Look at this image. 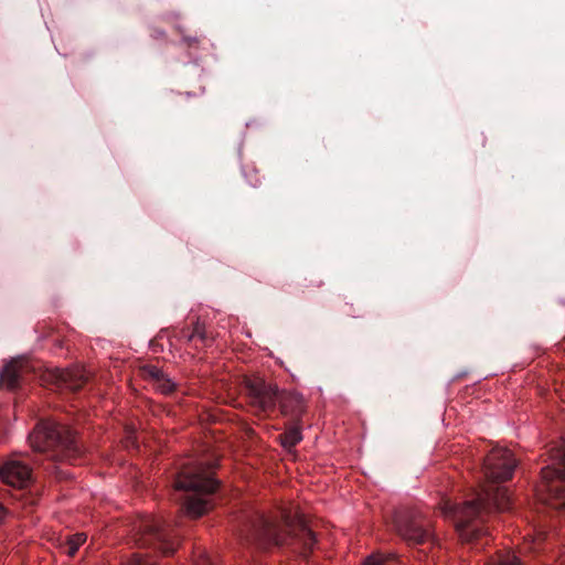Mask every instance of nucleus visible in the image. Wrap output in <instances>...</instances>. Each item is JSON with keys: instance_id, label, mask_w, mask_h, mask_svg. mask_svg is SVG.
Segmentation results:
<instances>
[{"instance_id": "1", "label": "nucleus", "mask_w": 565, "mask_h": 565, "mask_svg": "<svg viewBox=\"0 0 565 565\" xmlns=\"http://www.w3.org/2000/svg\"><path fill=\"white\" fill-rule=\"evenodd\" d=\"M516 460L513 454L502 447H494L483 462L486 483L477 492L476 498L461 505L445 501L440 510L446 516L455 519L456 530L463 542H472L484 534L479 523L492 510L504 511L510 507L508 490L497 483L512 478Z\"/></svg>"}, {"instance_id": "2", "label": "nucleus", "mask_w": 565, "mask_h": 565, "mask_svg": "<svg viewBox=\"0 0 565 565\" xmlns=\"http://www.w3.org/2000/svg\"><path fill=\"white\" fill-rule=\"evenodd\" d=\"M244 540L254 543L259 548H268L273 545L292 544L302 548L307 555L316 544V537L305 521L281 511L280 521L256 515L247 525Z\"/></svg>"}, {"instance_id": "3", "label": "nucleus", "mask_w": 565, "mask_h": 565, "mask_svg": "<svg viewBox=\"0 0 565 565\" xmlns=\"http://www.w3.org/2000/svg\"><path fill=\"white\" fill-rule=\"evenodd\" d=\"M213 469L212 463L196 460L184 463L177 476L174 488L191 492L183 504L185 513L191 518H200L213 507L211 494L218 487Z\"/></svg>"}, {"instance_id": "4", "label": "nucleus", "mask_w": 565, "mask_h": 565, "mask_svg": "<svg viewBox=\"0 0 565 565\" xmlns=\"http://www.w3.org/2000/svg\"><path fill=\"white\" fill-rule=\"evenodd\" d=\"M245 387L250 405L258 412H270L277 403L285 415L299 416L305 412V399L299 393L279 392L275 384L260 377L247 379Z\"/></svg>"}, {"instance_id": "5", "label": "nucleus", "mask_w": 565, "mask_h": 565, "mask_svg": "<svg viewBox=\"0 0 565 565\" xmlns=\"http://www.w3.org/2000/svg\"><path fill=\"white\" fill-rule=\"evenodd\" d=\"M550 459L551 465L541 470L536 495L554 509H565V440L550 450Z\"/></svg>"}, {"instance_id": "6", "label": "nucleus", "mask_w": 565, "mask_h": 565, "mask_svg": "<svg viewBox=\"0 0 565 565\" xmlns=\"http://www.w3.org/2000/svg\"><path fill=\"white\" fill-rule=\"evenodd\" d=\"M29 440L34 450L56 449L66 460L75 459L79 455L74 433L67 426L51 419L38 424Z\"/></svg>"}, {"instance_id": "7", "label": "nucleus", "mask_w": 565, "mask_h": 565, "mask_svg": "<svg viewBox=\"0 0 565 565\" xmlns=\"http://www.w3.org/2000/svg\"><path fill=\"white\" fill-rule=\"evenodd\" d=\"M396 533L408 544H424L431 537V522L419 509H404L394 515Z\"/></svg>"}, {"instance_id": "8", "label": "nucleus", "mask_w": 565, "mask_h": 565, "mask_svg": "<svg viewBox=\"0 0 565 565\" xmlns=\"http://www.w3.org/2000/svg\"><path fill=\"white\" fill-rule=\"evenodd\" d=\"M137 543L140 546L153 545L164 555L172 554L175 550L173 543L170 542V534L164 523L153 518H147L141 521Z\"/></svg>"}, {"instance_id": "9", "label": "nucleus", "mask_w": 565, "mask_h": 565, "mask_svg": "<svg viewBox=\"0 0 565 565\" xmlns=\"http://www.w3.org/2000/svg\"><path fill=\"white\" fill-rule=\"evenodd\" d=\"M0 478L11 487L23 488L31 479V469L20 460L10 459L0 468Z\"/></svg>"}, {"instance_id": "10", "label": "nucleus", "mask_w": 565, "mask_h": 565, "mask_svg": "<svg viewBox=\"0 0 565 565\" xmlns=\"http://www.w3.org/2000/svg\"><path fill=\"white\" fill-rule=\"evenodd\" d=\"M50 376L57 385L72 391L79 390L87 381L86 371L79 367L56 370Z\"/></svg>"}, {"instance_id": "11", "label": "nucleus", "mask_w": 565, "mask_h": 565, "mask_svg": "<svg viewBox=\"0 0 565 565\" xmlns=\"http://www.w3.org/2000/svg\"><path fill=\"white\" fill-rule=\"evenodd\" d=\"M145 379L151 381L153 387L162 394H170L175 388V383L154 365L142 369Z\"/></svg>"}, {"instance_id": "12", "label": "nucleus", "mask_w": 565, "mask_h": 565, "mask_svg": "<svg viewBox=\"0 0 565 565\" xmlns=\"http://www.w3.org/2000/svg\"><path fill=\"white\" fill-rule=\"evenodd\" d=\"M20 377H21V363L18 361H12L3 367V370L0 374V382L2 385L12 390L19 385Z\"/></svg>"}, {"instance_id": "13", "label": "nucleus", "mask_w": 565, "mask_h": 565, "mask_svg": "<svg viewBox=\"0 0 565 565\" xmlns=\"http://www.w3.org/2000/svg\"><path fill=\"white\" fill-rule=\"evenodd\" d=\"M180 338L188 342L200 341L202 344H205L207 340L205 328L199 321H196L192 331L183 329L180 333Z\"/></svg>"}, {"instance_id": "14", "label": "nucleus", "mask_w": 565, "mask_h": 565, "mask_svg": "<svg viewBox=\"0 0 565 565\" xmlns=\"http://www.w3.org/2000/svg\"><path fill=\"white\" fill-rule=\"evenodd\" d=\"M302 439V435L299 427H291L280 435V443L284 448L290 450Z\"/></svg>"}, {"instance_id": "15", "label": "nucleus", "mask_w": 565, "mask_h": 565, "mask_svg": "<svg viewBox=\"0 0 565 565\" xmlns=\"http://www.w3.org/2000/svg\"><path fill=\"white\" fill-rule=\"evenodd\" d=\"M397 556L394 553H374L370 555L362 565H396Z\"/></svg>"}, {"instance_id": "16", "label": "nucleus", "mask_w": 565, "mask_h": 565, "mask_svg": "<svg viewBox=\"0 0 565 565\" xmlns=\"http://www.w3.org/2000/svg\"><path fill=\"white\" fill-rule=\"evenodd\" d=\"M87 536L85 533H77L70 536L66 541L65 553L68 556H74L79 546L86 541Z\"/></svg>"}, {"instance_id": "17", "label": "nucleus", "mask_w": 565, "mask_h": 565, "mask_svg": "<svg viewBox=\"0 0 565 565\" xmlns=\"http://www.w3.org/2000/svg\"><path fill=\"white\" fill-rule=\"evenodd\" d=\"M487 565H520V561L511 552L498 553Z\"/></svg>"}, {"instance_id": "18", "label": "nucleus", "mask_w": 565, "mask_h": 565, "mask_svg": "<svg viewBox=\"0 0 565 565\" xmlns=\"http://www.w3.org/2000/svg\"><path fill=\"white\" fill-rule=\"evenodd\" d=\"M127 565H156L151 559H145L139 555H134Z\"/></svg>"}, {"instance_id": "19", "label": "nucleus", "mask_w": 565, "mask_h": 565, "mask_svg": "<svg viewBox=\"0 0 565 565\" xmlns=\"http://www.w3.org/2000/svg\"><path fill=\"white\" fill-rule=\"evenodd\" d=\"M126 447H137L136 433L132 428L126 431Z\"/></svg>"}, {"instance_id": "20", "label": "nucleus", "mask_w": 565, "mask_h": 565, "mask_svg": "<svg viewBox=\"0 0 565 565\" xmlns=\"http://www.w3.org/2000/svg\"><path fill=\"white\" fill-rule=\"evenodd\" d=\"M195 565H216L207 554L202 553L196 559Z\"/></svg>"}, {"instance_id": "21", "label": "nucleus", "mask_w": 565, "mask_h": 565, "mask_svg": "<svg viewBox=\"0 0 565 565\" xmlns=\"http://www.w3.org/2000/svg\"><path fill=\"white\" fill-rule=\"evenodd\" d=\"M545 539V534L543 532H537L535 536L532 537L533 544H539L541 541Z\"/></svg>"}, {"instance_id": "22", "label": "nucleus", "mask_w": 565, "mask_h": 565, "mask_svg": "<svg viewBox=\"0 0 565 565\" xmlns=\"http://www.w3.org/2000/svg\"><path fill=\"white\" fill-rule=\"evenodd\" d=\"M184 41L192 46L193 44H196L199 40L196 38H184Z\"/></svg>"}, {"instance_id": "23", "label": "nucleus", "mask_w": 565, "mask_h": 565, "mask_svg": "<svg viewBox=\"0 0 565 565\" xmlns=\"http://www.w3.org/2000/svg\"><path fill=\"white\" fill-rule=\"evenodd\" d=\"M2 510V507L0 505V511Z\"/></svg>"}]
</instances>
